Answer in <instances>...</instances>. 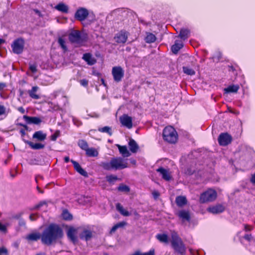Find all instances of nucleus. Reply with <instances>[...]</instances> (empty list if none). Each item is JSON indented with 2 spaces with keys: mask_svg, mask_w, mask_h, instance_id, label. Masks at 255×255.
I'll list each match as a JSON object with an SVG mask.
<instances>
[{
  "mask_svg": "<svg viewBox=\"0 0 255 255\" xmlns=\"http://www.w3.org/2000/svg\"><path fill=\"white\" fill-rule=\"evenodd\" d=\"M26 130L24 129L21 128L19 130V133H20L21 136L23 137L26 133H25Z\"/></svg>",
  "mask_w": 255,
  "mask_h": 255,
  "instance_id": "58",
  "label": "nucleus"
},
{
  "mask_svg": "<svg viewBox=\"0 0 255 255\" xmlns=\"http://www.w3.org/2000/svg\"><path fill=\"white\" fill-rule=\"evenodd\" d=\"M156 39L155 36L150 32L147 33L146 36L144 38L145 41L147 43L154 42Z\"/></svg>",
  "mask_w": 255,
  "mask_h": 255,
  "instance_id": "33",
  "label": "nucleus"
},
{
  "mask_svg": "<svg viewBox=\"0 0 255 255\" xmlns=\"http://www.w3.org/2000/svg\"><path fill=\"white\" fill-rule=\"evenodd\" d=\"M25 225H26L25 221L22 219H20V220H19V222H18V225L20 227H24L25 226Z\"/></svg>",
  "mask_w": 255,
  "mask_h": 255,
  "instance_id": "50",
  "label": "nucleus"
},
{
  "mask_svg": "<svg viewBox=\"0 0 255 255\" xmlns=\"http://www.w3.org/2000/svg\"><path fill=\"white\" fill-rule=\"evenodd\" d=\"M8 252L6 248L4 247L0 248V255H7Z\"/></svg>",
  "mask_w": 255,
  "mask_h": 255,
  "instance_id": "45",
  "label": "nucleus"
},
{
  "mask_svg": "<svg viewBox=\"0 0 255 255\" xmlns=\"http://www.w3.org/2000/svg\"><path fill=\"white\" fill-rule=\"evenodd\" d=\"M88 15L89 12L88 10L85 8L81 7L76 11L75 18L80 21H82L88 17Z\"/></svg>",
  "mask_w": 255,
  "mask_h": 255,
  "instance_id": "12",
  "label": "nucleus"
},
{
  "mask_svg": "<svg viewBox=\"0 0 255 255\" xmlns=\"http://www.w3.org/2000/svg\"><path fill=\"white\" fill-rule=\"evenodd\" d=\"M190 31L187 28H181L180 31V33L178 36V37L181 39L185 40H186L189 36Z\"/></svg>",
  "mask_w": 255,
  "mask_h": 255,
  "instance_id": "27",
  "label": "nucleus"
},
{
  "mask_svg": "<svg viewBox=\"0 0 255 255\" xmlns=\"http://www.w3.org/2000/svg\"><path fill=\"white\" fill-rule=\"evenodd\" d=\"M244 230L246 232L251 231L253 230V227L251 225H249L248 224H244Z\"/></svg>",
  "mask_w": 255,
  "mask_h": 255,
  "instance_id": "47",
  "label": "nucleus"
},
{
  "mask_svg": "<svg viewBox=\"0 0 255 255\" xmlns=\"http://www.w3.org/2000/svg\"><path fill=\"white\" fill-rule=\"evenodd\" d=\"M100 166L107 171L122 170L128 167V163L121 157H113L110 162H101Z\"/></svg>",
  "mask_w": 255,
  "mask_h": 255,
  "instance_id": "2",
  "label": "nucleus"
},
{
  "mask_svg": "<svg viewBox=\"0 0 255 255\" xmlns=\"http://www.w3.org/2000/svg\"><path fill=\"white\" fill-rule=\"evenodd\" d=\"M86 154L88 157H97L99 154V152L96 148L91 147L87 149Z\"/></svg>",
  "mask_w": 255,
  "mask_h": 255,
  "instance_id": "30",
  "label": "nucleus"
},
{
  "mask_svg": "<svg viewBox=\"0 0 255 255\" xmlns=\"http://www.w3.org/2000/svg\"><path fill=\"white\" fill-rule=\"evenodd\" d=\"M47 202L46 201H41L38 203L34 207L35 209H38L44 205H47Z\"/></svg>",
  "mask_w": 255,
  "mask_h": 255,
  "instance_id": "43",
  "label": "nucleus"
},
{
  "mask_svg": "<svg viewBox=\"0 0 255 255\" xmlns=\"http://www.w3.org/2000/svg\"><path fill=\"white\" fill-rule=\"evenodd\" d=\"M160 174L165 181H169L172 179V176L168 170L160 167Z\"/></svg>",
  "mask_w": 255,
  "mask_h": 255,
  "instance_id": "25",
  "label": "nucleus"
},
{
  "mask_svg": "<svg viewBox=\"0 0 255 255\" xmlns=\"http://www.w3.org/2000/svg\"><path fill=\"white\" fill-rule=\"evenodd\" d=\"M63 218L66 220H70L72 219V216L67 210L63 212L62 214Z\"/></svg>",
  "mask_w": 255,
  "mask_h": 255,
  "instance_id": "40",
  "label": "nucleus"
},
{
  "mask_svg": "<svg viewBox=\"0 0 255 255\" xmlns=\"http://www.w3.org/2000/svg\"><path fill=\"white\" fill-rule=\"evenodd\" d=\"M6 114V108L3 106L0 105V116Z\"/></svg>",
  "mask_w": 255,
  "mask_h": 255,
  "instance_id": "48",
  "label": "nucleus"
},
{
  "mask_svg": "<svg viewBox=\"0 0 255 255\" xmlns=\"http://www.w3.org/2000/svg\"><path fill=\"white\" fill-rule=\"evenodd\" d=\"M79 82L82 86L85 87H87L88 85V81L86 79L80 80Z\"/></svg>",
  "mask_w": 255,
  "mask_h": 255,
  "instance_id": "44",
  "label": "nucleus"
},
{
  "mask_svg": "<svg viewBox=\"0 0 255 255\" xmlns=\"http://www.w3.org/2000/svg\"><path fill=\"white\" fill-rule=\"evenodd\" d=\"M98 130L101 132L107 133L110 136H111L113 134L112 128L108 126H105L103 128H99Z\"/></svg>",
  "mask_w": 255,
  "mask_h": 255,
  "instance_id": "35",
  "label": "nucleus"
},
{
  "mask_svg": "<svg viewBox=\"0 0 255 255\" xmlns=\"http://www.w3.org/2000/svg\"><path fill=\"white\" fill-rule=\"evenodd\" d=\"M29 219L31 221H35L36 220V218L34 217V214H30L29 216Z\"/></svg>",
  "mask_w": 255,
  "mask_h": 255,
  "instance_id": "61",
  "label": "nucleus"
},
{
  "mask_svg": "<svg viewBox=\"0 0 255 255\" xmlns=\"http://www.w3.org/2000/svg\"><path fill=\"white\" fill-rule=\"evenodd\" d=\"M128 38V32L125 30H122L115 35L114 39L118 43H125Z\"/></svg>",
  "mask_w": 255,
  "mask_h": 255,
  "instance_id": "10",
  "label": "nucleus"
},
{
  "mask_svg": "<svg viewBox=\"0 0 255 255\" xmlns=\"http://www.w3.org/2000/svg\"><path fill=\"white\" fill-rule=\"evenodd\" d=\"M239 88L240 87L238 85H232L225 88V91L227 93H237Z\"/></svg>",
  "mask_w": 255,
  "mask_h": 255,
  "instance_id": "32",
  "label": "nucleus"
},
{
  "mask_svg": "<svg viewBox=\"0 0 255 255\" xmlns=\"http://www.w3.org/2000/svg\"><path fill=\"white\" fill-rule=\"evenodd\" d=\"M113 79L116 83H119L124 77L125 72L121 66L113 67L112 70Z\"/></svg>",
  "mask_w": 255,
  "mask_h": 255,
  "instance_id": "8",
  "label": "nucleus"
},
{
  "mask_svg": "<svg viewBox=\"0 0 255 255\" xmlns=\"http://www.w3.org/2000/svg\"><path fill=\"white\" fill-rule=\"evenodd\" d=\"M6 87V84L4 82H0V91L3 90V89Z\"/></svg>",
  "mask_w": 255,
  "mask_h": 255,
  "instance_id": "55",
  "label": "nucleus"
},
{
  "mask_svg": "<svg viewBox=\"0 0 255 255\" xmlns=\"http://www.w3.org/2000/svg\"><path fill=\"white\" fill-rule=\"evenodd\" d=\"M23 118L28 124L39 125L42 122L41 120L37 117H29L27 115H24Z\"/></svg>",
  "mask_w": 255,
  "mask_h": 255,
  "instance_id": "17",
  "label": "nucleus"
},
{
  "mask_svg": "<svg viewBox=\"0 0 255 255\" xmlns=\"http://www.w3.org/2000/svg\"><path fill=\"white\" fill-rule=\"evenodd\" d=\"M182 68L184 73L187 75L193 76L195 74V70L188 66H183Z\"/></svg>",
  "mask_w": 255,
  "mask_h": 255,
  "instance_id": "34",
  "label": "nucleus"
},
{
  "mask_svg": "<svg viewBox=\"0 0 255 255\" xmlns=\"http://www.w3.org/2000/svg\"><path fill=\"white\" fill-rule=\"evenodd\" d=\"M152 195L154 199H156L159 195V193L157 191H154L152 192Z\"/></svg>",
  "mask_w": 255,
  "mask_h": 255,
  "instance_id": "57",
  "label": "nucleus"
},
{
  "mask_svg": "<svg viewBox=\"0 0 255 255\" xmlns=\"http://www.w3.org/2000/svg\"><path fill=\"white\" fill-rule=\"evenodd\" d=\"M118 148L120 153H121L124 157H128L130 156V153L128 151L126 146L118 145Z\"/></svg>",
  "mask_w": 255,
  "mask_h": 255,
  "instance_id": "31",
  "label": "nucleus"
},
{
  "mask_svg": "<svg viewBox=\"0 0 255 255\" xmlns=\"http://www.w3.org/2000/svg\"><path fill=\"white\" fill-rule=\"evenodd\" d=\"M228 68H229V71H231V72H234L236 71L235 68L233 66H232V65L229 66Z\"/></svg>",
  "mask_w": 255,
  "mask_h": 255,
  "instance_id": "60",
  "label": "nucleus"
},
{
  "mask_svg": "<svg viewBox=\"0 0 255 255\" xmlns=\"http://www.w3.org/2000/svg\"><path fill=\"white\" fill-rule=\"evenodd\" d=\"M69 40L72 43L81 44L85 41V37L81 32L77 30H73L69 34Z\"/></svg>",
  "mask_w": 255,
  "mask_h": 255,
  "instance_id": "7",
  "label": "nucleus"
},
{
  "mask_svg": "<svg viewBox=\"0 0 255 255\" xmlns=\"http://www.w3.org/2000/svg\"><path fill=\"white\" fill-rule=\"evenodd\" d=\"M217 197V193L214 189L209 188L200 194L199 202L204 204L212 202L215 201Z\"/></svg>",
  "mask_w": 255,
  "mask_h": 255,
  "instance_id": "5",
  "label": "nucleus"
},
{
  "mask_svg": "<svg viewBox=\"0 0 255 255\" xmlns=\"http://www.w3.org/2000/svg\"><path fill=\"white\" fill-rule=\"evenodd\" d=\"M64 160L65 162L68 163L70 161L69 157V156L64 157Z\"/></svg>",
  "mask_w": 255,
  "mask_h": 255,
  "instance_id": "62",
  "label": "nucleus"
},
{
  "mask_svg": "<svg viewBox=\"0 0 255 255\" xmlns=\"http://www.w3.org/2000/svg\"><path fill=\"white\" fill-rule=\"evenodd\" d=\"M171 243L172 247L175 252L181 255H184L185 254L186 248L185 245L181 239L175 232L171 234Z\"/></svg>",
  "mask_w": 255,
  "mask_h": 255,
  "instance_id": "4",
  "label": "nucleus"
},
{
  "mask_svg": "<svg viewBox=\"0 0 255 255\" xmlns=\"http://www.w3.org/2000/svg\"><path fill=\"white\" fill-rule=\"evenodd\" d=\"M107 181L110 184H114L116 181L119 180L118 176L115 175H109L106 176Z\"/></svg>",
  "mask_w": 255,
  "mask_h": 255,
  "instance_id": "36",
  "label": "nucleus"
},
{
  "mask_svg": "<svg viewBox=\"0 0 255 255\" xmlns=\"http://www.w3.org/2000/svg\"><path fill=\"white\" fill-rule=\"evenodd\" d=\"M160 242L168 244L169 242L168 236L166 234L160 235Z\"/></svg>",
  "mask_w": 255,
  "mask_h": 255,
  "instance_id": "42",
  "label": "nucleus"
},
{
  "mask_svg": "<svg viewBox=\"0 0 255 255\" xmlns=\"http://www.w3.org/2000/svg\"><path fill=\"white\" fill-rule=\"evenodd\" d=\"M30 70L33 73L37 72V67L35 64L30 65L29 66Z\"/></svg>",
  "mask_w": 255,
  "mask_h": 255,
  "instance_id": "49",
  "label": "nucleus"
},
{
  "mask_svg": "<svg viewBox=\"0 0 255 255\" xmlns=\"http://www.w3.org/2000/svg\"><path fill=\"white\" fill-rule=\"evenodd\" d=\"M24 45L25 41L22 37L16 38L11 45L13 52L16 54H21L23 51Z\"/></svg>",
  "mask_w": 255,
  "mask_h": 255,
  "instance_id": "6",
  "label": "nucleus"
},
{
  "mask_svg": "<svg viewBox=\"0 0 255 255\" xmlns=\"http://www.w3.org/2000/svg\"><path fill=\"white\" fill-rule=\"evenodd\" d=\"M77 233V229L73 227H70L67 231V236L68 239L75 244L77 242V238L76 234Z\"/></svg>",
  "mask_w": 255,
  "mask_h": 255,
  "instance_id": "13",
  "label": "nucleus"
},
{
  "mask_svg": "<svg viewBox=\"0 0 255 255\" xmlns=\"http://www.w3.org/2000/svg\"><path fill=\"white\" fill-rule=\"evenodd\" d=\"M36 189L40 193H44V191L41 190L38 186L36 187Z\"/></svg>",
  "mask_w": 255,
  "mask_h": 255,
  "instance_id": "63",
  "label": "nucleus"
},
{
  "mask_svg": "<svg viewBox=\"0 0 255 255\" xmlns=\"http://www.w3.org/2000/svg\"><path fill=\"white\" fill-rule=\"evenodd\" d=\"M127 224L126 222H121L117 223L116 225L117 226L118 229L121 227H123Z\"/></svg>",
  "mask_w": 255,
  "mask_h": 255,
  "instance_id": "51",
  "label": "nucleus"
},
{
  "mask_svg": "<svg viewBox=\"0 0 255 255\" xmlns=\"http://www.w3.org/2000/svg\"><path fill=\"white\" fill-rule=\"evenodd\" d=\"M232 140V136L227 132L221 133L218 138L219 144L222 146L228 145L231 142Z\"/></svg>",
  "mask_w": 255,
  "mask_h": 255,
  "instance_id": "9",
  "label": "nucleus"
},
{
  "mask_svg": "<svg viewBox=\"0 0 255 255\" xmlns=\"http://www.w3.org/2000/svg\"><path fill=\"white\" fill-rule=\"evenodd\" d=\"M250 182L253 184L255 185V173L252 174L250 178Z\"/></svg>",
  "mask_w": 255,
  "mask_h": 255,
  "instance_id": "54",
  "label": "nucleus"
},
{
  "mask_svg": "<svg viewBox=\"0 0 255 255\" xmlns=\"http://www.w3.org/2000/svg\"><path fill=\"white\" fill-rule=\"evenodd\" d=\"M46 134L43 133L42 130L35 131L32 135L33 138L37 139L39 141H43L46 138Z\"/></svg>",
  "mask_w": 255,
  "mask_h": 255,
  "instance_id": "24",
  "label": "nucleus"
},
{
  "mask_svg": "<svg viewBox=\"0 0 255 255\" xmlns=\"http://www.w3.org/2000/svg\"><path fill=\"white\" fill-rule=\"evenodd\" d=\"M63 236V230L60 225L51 223L44 229L42 234L37 231L33 232L27 235L25 239L28 242H37L40 239L43 245L50 246L55 244Z\"/></svg>",
  "mask_w": 255,
  "mask_h": 255,
  "instance_id": "1",
  "label": "nucleus"
},
{
  "mask_svg": "<svg viewBox=\"0 0 255 255\" xmlns=\"http://www.w3.org/2000/svg\"><path fill=\"white\" fill-rule=\"evenodd\" d=\"M22 215H23V213L20 212L19 213H18V214L14 215L13 216V218L15 219H19L20 220V219H21V217L22 216Z\"/></svg>",
  "mask_w": 255,
  "mask_h": 255,
  "instance_id": "53",
  "label": "nucleus"
},
{
  "mask_svg": "<svg viewBox=\"0 0 255 255\" xmlns=\"http://www.w3.org/2000/svg\"><path fill=\"white\" fill-rule=\"evenodd\" d=\"M34 11L39 16L41 15V12L37 9H34Z\"/></svg>",
  "mask_w": 255,
  "mask_h": 255,
  "instance_id": "64",
  "label": "nucleus"
},
{
  "mask_svg": "<svg viewBox=\"0 0 255 255\" xmlns=\"http://www.w3.org/2000/svg\"><path fill=\"white\" fill-rule=\"evenodd\" d=\"M60 131L59 130H57L55 132L50 136V139L52 141H56L57 138L60 136Z\"/></svg>",
  "mask_w": 255,
  "mask_h": 255,
  "instance_id": "41",
  "label": "nucleus"
},
{
  "mask_svg": "<svg viewBox=\"0 0 255 255\" xmlns=\"http://www.w3.org/2000/svg\"><path fill=\"white\" fill-rule=\"evenodd\" d=\"M78 145L81 149L85 151L87 150V149L89 148L88 143L85 140H80L78 142Z\"/></svg>",
  "mask_w": 255,
  "mask_h": 255,
  "instance_id": "39",
  "label": "nucleus"
},
{
  "mask_svg": "<svg viewBox=\"0 0 255 255\" xmlns=\"http://www.w3.org/2000/svg\"><path fill=\"white\" fill-rule=\"evenodd\" d=\"M71 162L72 163L74 169L78 172L81 175L85 177H88V174L86 171H85L79 164V163L73 160H71Z\"/></svg>",
  "mask_w": 255,
  "mask_h": 255,
  "instance_id": "16",
  "label": "nucleus"
},
{
  "mask_svg": "<svg viewBox=\"0 0 255 255\" xmlns=\"http://www.w3.org/2000/svg\"><path fill=\"white\" fill-rule=\"evenodd\" d=\"M83 59L89 65H93L97 62L96 59L93 57L92 55L89 53L84 54L83 56Z\"/></svg>",
  "mask_w": 255,
  "mask_h": 255,
  "instance_id": "19",
  "label": "nucleus"
},
{
  "mask_svg": "<svg viewBox=\"0 0 255 255\" xmlns=\"http://www.w3.org/2000/svg\"><path fill=\"white\" fill-rule=\"evenodd\" d=\"M225 210V207L222 204H218L209 207L207 210L208 212L213 214H218L223 212Z\"/></svg>",
  "mask_w": 255,
  "mask_h": 255,
  "instance_id": "14",
  "label": "nucleus"
},
{
  "mask_svg": "<svg viewBox=\"0 0 255 255\" xmlns=\"http://www.w3.org/2000/svg\"><path fill=\"white\" fill-rule=\"evenodd\" d=\"M117 210L124 216L128 217L130 215V213L127 210H125L123 206L119 203L116 205Z\"/></svg>",
  "mask_w": 255,
  "mask_h": 255,
  "instance_id": "29",
  "label": "nucleus"
},
{
  "mask_svg": "<svg viewBox=\"0 0 255 255\" xmlns=\"http://www.w3.org/2000/svg\"><path fill=\"white\" fill-rule=\"evenodd\" d=\"M177 215L183 221H187L189 222L190 221V215L187 211L180 210L177 213Z\"/></svg>",
  "mask_w": 255,
  "mask_h": 255,
  "instance_id": "18",
  "label": "nucleus"
},
{
  "mask_svg": "<svg viewBox=\"0 0 255 255\" xmlns=\"http://www.w3.org/2000/svg\"><path fill=\"white\" fill-rule=\"evenodd\" d=\"M118 229V228H117V226L115 225L114 226H113V227L111 228V230H110V233L111 234L115 233L116 230Z\"/></svg>",
  "mask_w": 255,
  "mask_h": 255,
  "instance_id": "56",
  "label": "nucleus"
},
{
  "mask_svg": "<svg viewBox=\"0 0 255 255\" xmlns=\"http://www.w3.org/2000/svg\"><path fill=\"white\" fill-rule=\"evenodd\" d=\"M55 8L57 10L63 13H67L68 12V6L63 2L59 3L55 6Z\"/></svg>",
  "mask_w": 255,
  "mask_h": 255,
  "instance_id": "28",
  "label": "nucleus"
},
{
  "mask_svg": "<svg viewBox=\"0 0 255 255\" xmlns=\"http://www.w3.org/2000/svg\"><path fill=\"white\" fill-rule=\"evenodd\" d=\"M121 124L130 129L132 127V118L128 115L124 114L120 118Z\"/></svg>",
  "mask_w": 255,
  "mask_h": 255,
  "instance_id": "15",
  "label": "nucleus"
},
{
  "mask_svg": "<svg viewBox=\"0 0 255 255\" xmlns=\"http://www.w3.org/2000/svg\"><path fill=\"white\" fill-rule=\"evenodd\" d=\"M58 43L64 52L68 50L65 41L62 37H60L58 38Z\"/></svg>",
  "mask_w": 255,
  "mask_h": 255,
  "instance_id": "37",
  "label": "nucleus"
},
{
  "mask_svg": "<svg viewBox=\"0 0 255 255\" xmlns=\"http://www.w3.org/2000/svg\"><path fill=\"white\" fill-rule=\"evenodd\" d=\"M0 231L3 232H5L6 231V226L1 223H0Z\"/></svg>",
  "mask_w": 255,
  "mask_h": 255,
  "instance_id": "52",
  "label": "nucleus"
},
{
  "mask_svg": "<svg viewBox=\"0 0 255 255\" xmlns=\"http://www.w3.org/2000/svg\"><path fill=\"white\" fill-rule=\"evenodd\" d=\"M163 140L170 144L176 143L178 139V134L176 129L172 126L166 127L162 131Z\"/></svg>",
  "mask_w": 255,
  "mask_h": 255,
  "instance_id": "3",
  "label": "nucleus"
},
{
  "mask_svg": "<svg viewBox=\"0 0 255 255\" xmlns=\"http://www.w3.org/2000/svg\"><path fill=\"white\" fill-rule=\"evenodd\" d=\"M17 110L21 114L25 113V110L22 107H19L17 108Z\"/></svg>",
  "mask_w": 255,
  "mask_h": 255,
  "instance_id": "59",
  "label": "nucleus"
},
{
  "mask_svg": "<svg viewBox=\"0 0 255 255\" xmlns=\"http://www.w3.org/2000/svg\"><path fill=\"white\" fill-rule=\"evenodd\" d=\"M118 190L119 191L125 193H128L130 191L129 187L124 184H121L118 187Z\"/></svg>",
  "mask_w": 255,
  "mask_h": 255,
  "instance_id": "38",
  "label": "nucleus"
},
{
  "mask_svg": "<svg viewBox=\"0 0 255 255\" xmlns=\"http://www.w3.org/2000/svg\"><path fill=\"white\" fill-rule=\"evenodd\" d=\"M183 47L182 42L176 40L175 43L171 46V49L174 54H177Z\"/></svg>",
  "mask_w": 255,
  "mask_h": 255,
  "instance_id": "22",
  "label": "nucleus"
},
{
  "mask_svg": "<svg viewBox=\"0 0 255 255\" xmlns=\"http://www.w3.org/2000/svg\"><path fill=\"white\" fill-rule=\"evenodd\" d=\"M38 89L37 86H33L31 90H28V93L29 97L34 100H38L40 98V96L36 94V92Z\"/></svg>",
  "mask_w": 255,
  "mask_h": 255,
  "instance_id": "21",
  "label": "nucleus"
},
{
  "mask_svg": "<svg viewBox=\"0 0 255 255\" xmlns=\"http://www.w3.org/2000/svg\"><path fill=\"white\" fill-rule=\"evenodd\" d=\"M175 202L178 207H182L187 204V200L185 196H178L176 197Z\"/></svg>",
  "mask_w": 255,
  "mask_h": 255,
  "instance_id": "26",
  "label": "nucleus"
},
{
  "mask_svg": "<svg viewBox=\"0 0 255 255\" xmlns=\"http://www.w3.org/2000/svg\"><path fill=\"white\" fill-rule=\"evenodd\" d=\"M129 148L132 153H136L139 149V146L136 141L132 138L129 139L128 142Z\"/></svg>",
  "mask_w": 255,
  "mask_h": 255,
  "instance_id": "23",
  "label": "nucleus"
},
{
  "mask_svg": "<svg viewBox=\"0 0 255 255\" xmlns=\"http://www.w3.org/2000/svg\"><path fill=\"white\" fill-rule=\"evenodd\" d=\"M24 142L27 144L33 149H43L45 145L41 143H33L29 140H23Z\"/></svg>",
  "mask_w": 255,
  "mask_h": 255,
  "instance_id": "20",
  "label": "nucleus"
},
{
  "mask_svg": "<svg viewBox=\"0 0 255 255\" xmlns=\"http://www.w3.org/2000/svg\"><path fill=\"white\" fill-rule=\"evenodd\" d=\"M243 238L245 240H247L248 242H251V240L253 239V236L251 234H247L245 235Z\"/></svg>",
  "mask_w": 255,
  "mask_h": 255,
  "instance_id": "46",
  "label": "nucleus"
},
{
  "mask_svg": "<svg viewBox=\"0 0 255 255\" xmlns=\"http://www.w3.org/2000/svg\"><path fill=\"white\" fill-rule=\"evenodd\" d=\"M93 237V231L89 227L83 228L82 231L79 234V238L81 240L88 241Z\"/></svg>",
  "mask_w": 255,
  "mask_h": 255,
  "instance_id": "11",
  "label": "nucleus"
}]
</instances>
